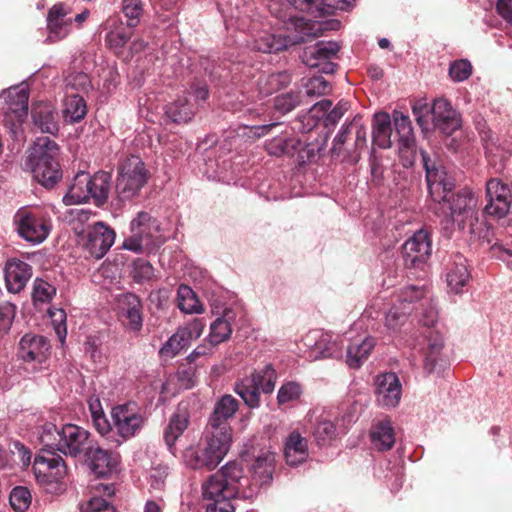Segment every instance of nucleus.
<instances>
[{
    "mask_svg": "<svg viewBox=\"0 0 512 512\" xmlns=\"http://www.w3.org/2000/svg\"><path fill=\"white\" fill-rule=\"evenodd\" d=\"M65 87L81 93H88L92 89V83L88 74L84 72H72L65 77Z\"/></svg>",
    "mask_w": 512,
    "mask_h": 512,
    "instance_id": "nucleus-47",
    "label": "nucleus"
},
{
    "mask_svg": "<svg viewBox=\"0 0 512 512\" xmlns=\"http://www.w3.org/2000/svg\"><path fill=\"white\" fill-rule=\"evenodd\" d=\"M376 401L382 407L394 408L401 399L402 387L394 372L380 374L375 379Z\"/></svg>",
    "mask_w": 512,
    "mask_h": 512,
    "instance_id": "nucleus-18",
    "label": "nucleus"
},
{
    "mask_svg": "<svg viewBox=\"0 0 512 512\" xmlns=\"http://www.w3.org/2000/svg\"><path fill=\"white\" fill-rule=\"evenodd\" d=\"M486 201L484 213L487 216L501 219L508 214L511 208V190L501 180L491 178L486 183Z\"/></svg>",
    "mask_w": 512,
    "mask_h": 512,
    "instance_id": "nucleus-14",
    "label": "nucleus"
},
{
    "mask_svg": "<svg viewBox=\"0 0 512 512\" xmlns=\"http://www.w3.org/2000/svg\"><path fill=\"white\" fill-rule=\"evenodd\" d=\"M297 145L298 142L295 139L276 137L266 145V148L269 154L281 156L291 154L297 149Z\"/></svg>",
    "mask_w": 512,
    "mask_h": 512,
    "instance_id": "nucleus-48",
    "label": "nucleus"
},
{
    "mask_svg": "<svg viewBox=\"0 0 512 512\" xmlns=\"http://www.w3.org/2000/svg\"><path fill=\"white\" fill-rule=\"evenodd\" d=\"M295 9L312 14L315 17L325 16L326 6H331L327 0H287Z\"/></svg>",
    "mask_w": 512,
    "mask_h": 512,
    "instance_id": "nucleus-43",
    "label": "nucleus"
},
{
    "mask_svg": "<svg viewBox=\"0 0 512 512\" xmlns=\"http://www.w3.org/2000/svg\"><path fill=\"white\" fill-rule=\"evenodd\" d=\"M435 124L444 134L451 135L461 126L460 118L455 110H453L448 100L440 98L436 99L429 108Z\"/></svg>",
    "mask_w": 512,
    "mask_h": 512,
    "instance_id": "nucleus-20",
    "label": "nucleus"
},
{
    "mask_svg": "<svg viewBox=\"0 0 512 512\" xmlns=\"http://www.w3.org/2000/svg\"><path fill=\"white\" fill-rule=\"evenodd\" d=\"M40 441L44 447L84 463L96 477L108 476L120 461L118 453L102 448L88 430L75 424L58 428L53 423H45Z\"/></svg>",
    "mask_w": 512,
    "mask_h": 512,
    "instance_id": "nucleus-1",
    "label": "nucleus"
},
{
    "mask_svg": "<svg viewBox=\"0 0 512 512\" xmlns=\"http://www.w3.org/2000/svg\"><path fill=\"white\" fill-rule=\"evenodd\" d=\"M74 231L78 235V242L85 252V257L97 260L109 251L116 236L114 230L103 222H97L80 232L74 228Z\"/></svg>",
    "mask_w": 512,
    "mask_h": 512,
    "instance_id": "nucleus-10",
    "label": "nucleus"
},
{
    "mask_svg": "<svg viewBox=\"0 0 512 512\" xmlns=\"http://www.w3.org/2000/svg\"><path fill=\"white\" fill-rule=\"evenodd\" d=\"M111 417L117 433L123 439H129L143 428L146 418L134 402H127L112 408Z\"/></svg>",
    "mask_w": 512,
    "mask_h": 512,
    "instance_id": "nucleus-13",
    "label": "nucleus"
},
{
    "mask_svg": "<svg viewBox=\"0 0 512 512\" xmlns=\"http://www.w3.org/2000/svg\"><path fill=\"white\" fill-rule=\"evenodd\" d=\"M190 424V411L188 404L180 403L171 415L163 437L170 452L174 454L175 443Z\"/></svg>",
    "mask_w": 512,
    "mask_h": 512,
    "instance_id": "nucleus-22",
    "label": "nucleus"
},
{
    "mask_svg": "<svg viewBox=\"0 0 512 512\" xmlns=\"http://www.w3.org/2000/svg\"><path fill=\"white\" fill-rule=\"evenodd\" d=\"M277 380V373L271 364L261 371H255L249 377H245L235 386V392L250 408L260 405V391L265 394L272 393Z\"/></svg>",
    "mask_w": 512,
    "mask_h": 512,
    "instance_id": "nucleus-9",
    "label": "nucleus"
},
{
    "mask_svg": "<svg viewBox=\"0 0 512 512\" xmlns=\"http://www.w3.org/2000/svg\"><path fill=\"white\" fill-rule=\"evenodd\" d=\"M16 306L10 302L0 304V333H7L13 323Z\"/></svg>",
    "mask_w": 512,
    "mask_h": 512,
    "instance_id": "nucleus-56",
    "label": "nucleus"
},
{
    "mask_svg": "<svg viewBox=\"0 0 512 512\" xmlns=\"http://www.w3.org/2000/svg\"><path fill=\"white\" fill-rule=\"evenodd\" d=\"M283 22L288 30H294L297 33L293 39L289 36L264 32L254 40V49L263 53H279L289 46L319 37L324 30L321 23L296 15H289Z\"/></svg>",
    "mask_w": 512,
    "mask_h": 512,
    "instance_id": "nucleus-5",
    "label": "nucleus"
},
{
    "mask_svg": "<svg viewBox=\"0 0 512 512\" xmlns=\"http://www.w3.org/2000/svg\"><path fill=\"white\" fill-rule=\"evenodd\" d=\"M87 114L84 98L79 94H67L63 104V116L67 122L81 121Z\"/></svg>",
    "mask_w": 512,
    "mask_h": 512,
    "instance_id": "nucleus-36",
    "label": "nucleus"
},
{
    "mask_svg": "<svg viewBox=\"0 0 512 512\" xmlns=\"http://www.w3.org/2000/svg\"><path fill=\"white\" fill-rule=\"evenodd\" d=\"M50 344L44 336L24 335L19 342L18 356L25 362L42 364L49 355Z\"/></svg>",
    "mask_w": 512,
    "mask_h": 512,
    "instance_id": "nucleus-19",
    "label": "nucleus"
},
{
    "mask_svg": "<svg viewBox=\"0 0 512 512\" xmlns=\"http://www.w3.org/2000/svg\"><path fill=\"white\" fill-rule=\"evenodd\" d=\"M117 315L123 326L133 332H139L143 326V305L133 293L121 294L117 298Z\"/></svg>",
    "mask_w": 512,
    "mask_h": 512,
    "instance_id": "nucleus-17",
    "label": "nucleus"
},
{
    "mask_svg": "<svg viewBox=\"0 0 512 512\" xmlns=\"http://www.w3.org/2000/svg\"><path fill=\"white\" fill-rule=\"evenodd\" d=\"M371 442L378 451H388L395 443V431L388 417L373 423L370 432Z\"/></svg>",
    "mask_w": 512,
    "mask_h": 512,
    "instance_id": "nucleus-28",
    "label": "nucleus"
},
{
    "mask_svg": "<svg viewBox=\"0 0 512 512\" xmlns=\"http://www.w3.org/2000/svg\"><path fill=\"white\" fill-rule=\"evenodd\" d=\"M32 276V267L24 261H8L5 268V280L9 291L18 293Z\"/></svg>",
    "mask_w": 512,
    "mask_h": 512,
    "instance_id": "nucleus-25",
    "label": "nucleus"
},
{
    "mask_svg": "<svg viewBox=\"0 0 512 512\" xmlns=\"http://www.w3.org/2000/svg\"><path fill=\"white\" fill-rule=\"evenodd\" d=\"M232 311L225 310L222 317L217 318L210 326L209 342L214 347L229 339L232 328L230 320Z\"/></svg>",
    "mask_w": 512,
    "mask_h": 512,
    "instance_id": "nucleus-39",
    "label": "nucleus"
},
{
    "mask_svg": "<svg viewBox=\"0 0 512 512\" xmlns=\"http://www.w3.org/2000/svg\"><path fill=\"white\" fill-rule=\"evenodd\" d=\"M350 134H355V143L354 148L355 152L358 150H362L366 146L367 142V131L364 125L361 123V118L355 117L350 123H349V129Z\"/></svg>",
    "mask_w": 512,
    "mask_h": 512,
    "instance_id": "nucleus-57",
    "label": "nucleus"
},
{
    "mask_svg": "<svg viewBox=\"0 0 512 512\" xmlns=\"http://www.w3.org/2000/svg\"><path fill=\"white\" fill-rule=\"evenodd\" d=\"M243 482H248L244 476L241 464L228 462L219 471L211 475L203 484V497L212 501L206 507V512H234L231 500L236 498Z\"/></svg>",
    "mask_w": 512,
    "mask_h": 512,
    "instance_id": "nucleus-3",
    "label": "nucleus"
},
{
    "mask_svg": "<svg viewBox=\"0 0 512 512\" xmlns=\"http://www.w3.org/2000/svg\"><path fill=\"white\" fill-rule=\"evenodd\" d=\"M332 102L328 99H323L311 108V113L314 117L323 118L325 127H334L343 115L350 108L348 101L341 100L337 105L331 109Z\"/></svg>",
    "mask_w": 512,
    "mask_h": 512,
    "instance_id": "nucleus-27",
    "label": "nucleus"
},
{
    "mask_svg": "<svg viewBox=\"0 0 512 512\" xmlns=\"http://www.w3.org/2000/svg\"><path fill=\"white\" fill-rule=\"evenodd\" d=\"M92 420H93L96 430L101 435H103V436L107 435L112 430L111 424L108 421V419L105 417L104 413L101 415L94 416L92 418Z\"/></svg>",
    "mask_w": 512,
    "mask_h": 512,
    "instance_id": "nucleus-64",
    "label": "nucleus"
},
{
    "mask_svg": "<svg viewBox=\"0 0 512 512\" xmlns=\"http://www.w3.org/2000/svg\"><path fill=\"white\" fill-rule=\"evenodd\" d=\"M59 147L47 136L36 139L25 167L33 178L46 189H52L62 179V170L58 162Z\"/></svg>",
    "mask_w": 512,
    "mask_h": 512,
    "instance_id": "nucleus-4",
    "label": "nucleus"
},
{
    "mask_svg": "<svg viewBox=\"0 0 512 512\" xmlns=\"http://www.w3.org/2000/svg\"><path fill=\"white\" fill-rule=\"evenodd\" d=\"M284 456L290 466H296L304 462L308 457L307 440L294 431L289 434L285 441Z\"/></svg>",
    "mask_w": 512,
    "mask_h": 512,
    "instance_id": "nucleus-30",
    "label": "nucleus"
},
{
    "mask_svg": "<svg viewBox=\"0 0 512 512\" xmlns=\"http://www.w3.org/2000/svg\"><path fill=\"white\" fill-rule=\"evenodd\" d=\"M132 37L131 28L120 27L106 35V42L111 49L123 48Z\"/></svg>",
    "mask_w": 512,
    "mask_h": 512,
    "instance_id": "nucleus-50",
    "label": "nucleus"
},
{
    "mask_svg": "<svg viewBox=\"0 0 512 512\" xmlns=\"http://www.w3.org/2000/svg\"><path fill=\"white\" fill-rule=\"evenodd\" d=\"M89 188H91V199L98 207L103 206L109 196L111 189V174L105 171H98L93 176L88 173Z\"/></svg>",
    "mask_w": 512,
    "mask_h": 512,
    "instance_id": "nucleus-33",
    "label": "nucleus"
},
{
    "mask_svg": "<svg viewBox=\"0 0 512 512\" xmlns=\"http://www.w3.org/2000/svg\"><path fill=\"white\" fill-rule=\"evenodd\" d=\"M123 13L127 17V26L133 28L139 23L142 13L141 0H124Z\"/></svg>",
    "mask_w": 512,
    "mask_h": 512,
    "instance_id": "nucleus-52",
    "label": "nucleus"
},
{
    "mask_svg": "<svg viewBox=\"0 0 512 512\" xmlns=\"http://www.w3.org/2000/svg\"><path fill=\"white\" fill-rule=\"evenodd\" d=\"M56 294V288L42 279H36L33 288V299L35 302H49Z\"/></svg>",
    "mask_w": 512,
    "mask_h": 512,
    "instance_id": "nucleus-51",
    "label": "nucleus"
},
{
    "mask_svg": "<svg viewBox=\"0 0 512 512\" xmlns=\"http://www.w3.org/2000/svg\"><path fill=\"white\" fill-rule=\"evenodd\" d=\"M32 496L27 487H14L9 496L12 509L16 512H26L31 505Z\"/></svg>",
    "mask_w": 512,
    "mask_h": 512,
    "instance_id": "nucleus-44",
    "label": "nucleus"
},
{
    "mask_svg": "<svg viewBox=\"0 0 512 512\" xmlns=\"http://www.w3.org/2000/svg\"><path fill=\"white\" fill-rule=\"evenodd\" d=\"M349 123L344 126L341 131L336 135L333 141V146L331 148V153L333 156H339L342 150V146L345 144L348 135H350Z\"/></svg>",
    "mask_w": 512,
    "mask_h": 512,
    "instance_id": "nucleus-60",
    "label": "nucleus"
},
{
    "mask_svg": "<svg viewBox=\"0 0 512 512\" xmlns=\"http://www.w3.org/2000/svg\"><path fill=\"white\" fill-rule=\"evenodd\" d=\"M446 282L451 292L460 294L469 283L471 274L468 269L467 259L460 253L451 256L447 264Z\"/></svg>",
    "mask_w": 512,
    "mask_h": 512,
    "instance_id": "nucleus-21",
    "label": "nucleus"
},
{
    "mask_svg": "<svg viewBox=\"0 0 512 512\" xmlns=\"http://www.w3.org/2000/svg\"><path fill=\"white\" fill-rule=\"evenodd\" d=\"M31 116L34 125L41 132L55 135L59 131L58 112L51 103H35L32 106Z\"/></svg>",
    "mask_w": 512,
    "mask_h": 512,
    "instance_id": "nucleus-23",
    "label": "nucleus"
},
{
    "mask_svg": "<svg viewBox=\"0 0 512 512\" xmlns=\"http://www.w3.org/2000/svg\"><path fill=\"white\" fill-rule=\"evenodd\" d=\"M496 9L499 15L512 25V0H498Z\"/></svg>",
    "mask_w": 512,
    "mask_h": 512,
    "instance_id": "nucleus-61",
    "label": "nucleus"
},
{
    "mask_svg": "<svg viewBox=\"0 0 512 512\" xmlns=\"http://www.w3.org/2000/svg\"><path fill=\"white\" fill-rule=\"evenodd\" d=\"M304 86L308 97L323 96L331 90L330 83L322 76L309 78Z\"/></svg>",
    "mask_w": 512,
    "mask_h": 512,
    "instance_id": "nucleus-49",
    "label": "nucleus"
},
{
    "mask_svg": "<svg viewBox=\"0 0 512 512\" xmlns=\"http://www.w3.org/2000/svg\"><path fill=\"white\" fill-rule=\"evenodd\" d=\"M231 443L206 433L204 448L190 446L183 452V461L191 469L213 470L223 460L230 449Z\"/></svg>",
    "mask_w": 512,
    "mask_h": 512,
    "instance_id": "nucleus-7",
    "label": "nucleus"
},
{
    "mask_svg": "<svg viewBox=\"0 0 512 512\" xmlns=\"http://www.w3.org/2000/svg\"><path fill=\"white\" fill-rule=\"evenodd\" d=\"M68 11L63 4H55L48 12V38L52 42L65 38L71 31L72 18H67Z\"/></svg>",
    "mask_w": 512,
    "mask_h": 512,
    "instance_id": "nucleus-24",
    "label": "nucleus"
},
{
    "mask_svg": "<svg viewBox=\"0 0 512 512\" xmlns=\"http://www.w3.org/2000/svg\"><path fill=\"white\" fill-rule=\"evenodd\" d=\"M91 199V188H89L88 173L79 172L73 179L63 201L66 205L88 202Z\"/></svg>",
    "mask_w": 512,
    "mask_h": 512,
    "instance_id": "nucleus-32",
    "label": "nucleus"
},
{
    "mask_svg": "<svg viewBox=\"0 0 512 512\" xmlns=\"http://www.w3.org/2000/svg\"><path fill=\"white\" fill-rule=\"evenodd\" d=\"M301 103V95L299 92L290 91L280 94L274 98V108L281 114L291 112Z\"/></svg>",
    "mask_w": 512,
    "mask_h": 512,
    "instance_id": "nucleus-46",
    "label": "nucleus"
},
{
    "mask_svg": "<svg viewBox=\"0 0 512 512\" xmlns=\"http://www.w3.org/2000/svg\"><path fill=\"white\" fill-rule=\"evenodd\" d=\"M156 221L147 212H139L130 223V234L123 242V248L135 253L150 251L155 247L153 231Z\"/></svg>",
    "mask_w": 512,
    "mask_h": 512,
    "instance_id": "nucleus-11",
    "label": "nucleus"
},
{
    "mask_svg": "<svg viewBox=\"0 0 512 512\" xmlns=\"http://www.w3.org/2000/svg\"><path fill=\"white\" fill-rule=\"evenodd\" d=\"M393 121L396 133L399 136V141L402 145V153H409V157L407 156V164L412 165L414 162V152L413 147L415 145V139L413 135V129L411 126V121L407 115H404L402 112L394 111L393 112Z\"/></svg>",
    "mask_w": 512,
    "mask_h": 512,
    "instance_id": "nucleus-26",
    "label": "nucleus"
},
{
    "mask_svg": "<svg viewBox=\"0 0 512 512\" xmlns=\"http://www.w3.org/2000/svg\"><path fill=\"white\" fill-rule=\"evenodd\" d=\"M154 276L153 266L146 260H138L134 263V279L136 282L149 281Z\"/></svg>",
    "mask_w": 512,
    "mask_h": 512,
    "instance_id": "nucleus-58",
    "label": "nucleus"
},
{
    "mask_svg": "<svg viewBox=\"0 0 512 512\" xmlns=\"http://www.w3.org/2000/svg\"><path fill=\"white\" fill-rule=\"evenodd\" d=\"M238 407V400L233 396L224 395L221 397L215 404L205 433L215 435L220 439L231 443L232 429L228 420L234 416Z\"/></svg>",
    "mask_w": 512,
    "mask_h": 512,
    "instance_id": "nucleus-12",
    "label": "nucleus"
},
{
    "mask_svg": "<svg viewBox=\"0 0 512 512\" xmlns=\"http://www.w3.org/2000/svg\"><path fill=\"white\" fill-rule=\"evenodd\" d=\"M292 81V76L288 71L272 73L260 81L261 92L272 94L285 87Z\"/></svg>",
    "mask_w": 512,
    "mask_h": 512,
    "instance_id": "nucleus-41",
    "label": "nucleus"
},
{
    "mask_svg": "<svg viewBox=\"0 0 512 512\" xmlns=\"http://www.w3.org/2000/svg\"><path fill=\"white\" fill-rule=\"evenodd\" d=\"M177 306L186 314H199L204 311L203 305L196 293L185 284H181L177 290Z\"/></svg>",
    "mask_w": 512,
    "mask_h": 512,
    "instance_id": "nucleus-38",
    "label": "nucleus"
},
{
    "mask_svg": "<svg viewBox=\"0 0 512 512\" xmlns=\"http://www.w3.org/2000/svg\"><path fill=\"white\" fill-rule=\"evenodd\" d=\"M424 295L425 290L422 286L410 285L399 291L397 299L402 305L411 304L422 299Z\"/></svg>",
    "mask_w": 512,
    "mask_h": 512,
    "instance_id": "nucleus-55",
    "label": "nucleus"
},
{
    "mask_svg": "<svg viewBox=\"0 0 512 512\" xmlns=\"http://www.w3.org/2000/svg\"><path fill=\"white\" fill-rule=\"evenodd\" d=\"M301 387L299 384L295 382H288L283 384L277 395V400L280 405L289 403L291 401L297 400L301 395Z\"/></svg>",
    "mask_w": 512,
    "mask_h": 512,
    "instance_id": "nucleus-53",
    "label": "nucleus"
},
{
    "mask_svg": "<svg viewBox=\"0 0 512 512\" xmlns=\"http://www.w3.org/2000/svg\"><path fill=\"white\" fill-rule=\"evenodd\" d=\"M190 333L186 330H177L168 341L163 345L160 350V354L168 357L176 356L182 349L186 348L190 344Z\"/></svg>",
    "mask_w": 512,
    "mask_h": 512,
    "instance_id": "nucleus-42",
    "label": "nucleus"
},
{
    "mask_svg": "<svg viewBox=\"0 0 512 512\" xmlns=\"http://www.w3.org/2000/svg\"><path fill=\"white\" fill-rule=\"evenodd\" d=\"M314 441L322 446L330 443L337 437V429L334 422L325 414H321L312 430Z\"/></svg>",
    "mask_w": 512,
    "mask_h": 512,
    "instance_id": "nucleus-37",
    "label": "nucleus"
},
{
    "mask_svg": "<svg viewBox=\"0 0 512 512\" xmlns=\"http://www.w3.org/2000/svg\"><path fill=\"white\" fill-rule=\"evenodd\" d=\"M340 50L337 42L319 41L314 46L306 48L304 62L310 67H320L322 61L331 60L336 57Z\"/></svg>",
    "mask_w": 512,
    "mask_h": 512,
    "instance_id": "nucleus-29",
    "label": "nucleus"
},
{
    "mask_svg": "<svg viewBox=\"0 0 512 512\" xmlns=\"http://www.w3.org/2000/svg\"><path fill=\"white\" fill-rule=\"evenodd\" d=\"M431 254V239L423 229L414 233L402 246V257L407 268H420Z\"/></svg>",
    "mask_w": 512,
    "mask_h": 512,
    "instance_id": "nucleus-16",
    "label": "nucleus"
},
{
    "mask_svg": "<svg viewBox=\"0 0 512 512\" xmlns=\"http://www.w3.org/2000/svg\"><path fill=\"white\" fill-rule=\"evenodd\" d=\"M150 177L144 162L139 156L130 155L118 167L116 193L120 200H130L137 196Z\"/></svg>",
    "mask_w": 512,
    "mask_h": 512,
    "instance_id": "nucleus-6",
    "label": "nucleus"
},
{
    "mask_svg": "<svg viewBox=\"0 0 512 512\" xmlns=\"http://www.w3.org/2000/svg\"><path fill=\"white\" fill-rule=\"evenodd\" d=\"M419 153L433 201L440 205L445 217L450 218L460 229L468 228L470 234H475L479 224V213L478 200L474 193L468 188L460 189L456 193L451 192L452 183L447 180L444 168L438 165L427 151L420 149Z\"/></svg>",
    "mask_w": 512,
    "mask_h": 512,
    "instance_id": "nucleus-2",
    "label": "nucleus"
},
{
    "mask_svg": "<svg viewBox=\"0 0 512 512\" xmlns=\"http://www.w3.org/2000/svg\"><path fill=\"white\" fill-rule=\"evenodd\" d=\"M32 468L37 482L50 492L59 490L67 474L65 461L53 449L43 448L35 456Z\"/></svg>",
    "mask_w": 512,
    "mask_h": 512,
    "instance_id": "nucleus-8",
    "label": "nucleus"
},
{
    "mask_svg": "<svg viewBox=\"0 0 512 512\" xmlns=\"http://www.w3.org/2000/svg\"><path fill=\"white\" fill-rule=\"evenodd\" d=\"M83 512H116V510L114 506L103 497H92L87 502Z\"/></svg>",
    "mask_w": 512,
    "mask_h": 512,
    "instance_id": "nucleus-59",
    "label": "nucleus"
},
{
    "mask_svg": "<svg viewBox=\"0 0 512 512\" xmlns=\"http://www.w3.org/2000/svg\"><path fill=\"white\" fill-rule=\"evenodd\" d=\"M191 92L195 96L196 100H207L209 96L208 86L203 81H195L190 86Z\"/></svg>",
    "mask_w": 512,
    "mask_h": 512,
    "instance_id": "nucleus-63",
    "label": "nucleus"
},
{
    "mask_svg": "<svg viewBox=\"0 0 512 512\" xmlns=\"http://www.w3.org/2000/svg\"><path fill=\"white\" fill-rule=\"evenodd\" d=\"M15 221L20 236L29 242L41 243L49 234L50 221L39 212L20 210Z\"/></svg>",
    "mask_w": 512,
    "mask_h": 512,
    "instance_id": "nucleus-15",
    "label": "nucleus"
},
{
    "mask_svg": "<svg viewBox=\"0 0 512 512\" xmlns=\"http://www.w3.org/2000/svg\"><path fill=\"white\" fill-rule=\"evenodd\" d=\"M472 73V66L468 60L454 61L449 68V75L454 81H464L469 78Z\"/></svg>",
    "mask_w": 512,
    "mask_h": 512,
    "instance_id": "nucleus-54",
    "label": "nucleus"
},
{
    "mask_svg": "<svg viewBox=\"0 0 512 512\" xmlns=\"http://www.w3.org/2000/svg\"><path fill=\"white\" fill-rule=\"evenodd\" d=\"M375 346V340L372 337H365L363 340H355L347 348L346 363L350 368H359L369 357Z\"/></svg>",
    "mask_w": 512,
    "mask_h": 512,
    "instance_id": "nucleus-34",
    "label": "nucleus"
},
{
    "mask_svg": "<svg viewBox=\"0 0 512 512\" xmlns=\"http://www.w3.org/2000/svg\"><path fill=\"white\" fill-rule=\"evenodd\" d=\"M406 312H398L396 309H391L385 317V324L389 329H396L401 323L402 319L405 318Z\"/></svg>",
    "mask_w": 512,
    "mask_h": 512,
    "instance_id": "nucleus-62",
    "label": "nucleus"
},
{
    "mask_svg": "<svg viewBox=\"0 0 512 512\" xmlns=\"http://www.w3.org/2000/svg\"><path fill=\"white\" fill-rule=\"evenodd\" d=\"M425 339L427 340V347L424 350V369L428 373H432L440 360L443 339L439 333L432 331L425 335Z\"/></svg>",
    "mask_w": 512,
    "mask_h": 512,
    "instance_id": "nucleus-35",
    "label": "nucleus"
},
{
    "mask_svg": "<svg viewBox=\"0 0 512 512\" xmlns=\"http://www.w3.org/2000/svg\"><path fill=\"white\" fill-rule=\"evenodd\" d=\"M392 135L391 117L386 112H378L373 117L372 140L381 149L390 148Z\"/></svg>",
    "mask_w": 512,
    "mask_h": 512,
    "instance_id": "nucleus-31",
    "label": "nucleus"
},
{
    "mask_svg": "<svg viewBox=\"0 0 512 512\" xmlns=\"http://www.w3.org/2000/svg\"><path fill=\"white\" fill-rule=\"evenodd\" d=\"M195 114L194 107L186 97H179L166 108V115L174 123L182 124L189 122Z\"/></svg>",
    "mask_w": 512,
    "mask_h": 512,
    "instance_id": "nucleus-40",
    "label": "nucleus"
},
{
    "mask_svg": "<svg viewBox=\"0 0 512 512\" xmlns=\"http://www.w3.org/2000/svg\"><path fill=\"white\" fill-rule=\"evenodd\" d=\"M275 457L271 453L263 454L253 464L254 474L259 476L262 483L272 479Z\"/></svg>",
    "mask_w": 512,
    "mask_h": 512,
    "instance_id": "nucleus-45",
    "label": "nucleus"
}]
</instances>
